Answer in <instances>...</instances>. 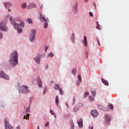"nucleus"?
Returning <instances> with one entry per match:
<instances>
[{"mask_svg": "<svg viewBox=\"0 0 129 129\" xmlns=\"http://www.w3.org/2000/svg\"><path fill=\"white\" fill-rule=\"evenodd\" d=\"M44 94L46 93V91H44Z\"/></svg>", "mask_w": 129, "mask_h": 129, "instance_id": "603ef678", "label": "nucleus"}, {"mask_svg": "<svg viewBox=\"0 0 129 129\" xmlns=\"http://www.w3.org/2000/svg\"><path fill=\"white\" fill-rule=\"evenodd\" d=\"M54 56V54L52 53H49V54H48L47 57H53Z\"/></svg>", "mask_w": 129, "mask_h": 129, "instance_id": "393cba45", "label": "nucleus"}, {"mask_svg": "<svg viewBox=\"0 0 129 129\" xmlns=\"http://www.w3.org/2000/svg\"><path fill=\"white\" fill-rule=\"evenodd\" d=\"M12 7V4L10 2H7L5 3V7L6 9H10Z\"/></svg>", "mask_w": 129, "mask_h": 129, "instance_id": "9d476101", "label": "nucleus"}, {"mask_svg": "<svg viewBox=\"0 0 129 129\" xmlns=\"http://www.w3.org/2000/svg\"><path fill=\"white\" fill-rule=\"evenodd\" d=\"M95 92H96V91H95V90L92 91V95L94 97V96H95Z\"/></svg>", "mask_w": 129, "mask_h": 129, "instance_id": "a878e982", "label": "nucleus"}, {"mask_svg": "<svg viewBox=\"0 0 129 129\" xmlns=\"http://www.w3.org/2000/svg\"><path fill=\"white\" fill-rule=\"evenodd\" d=\"M2 38H3V34L0 33V39H2Z\"/></svg>", "mask_w": 129, "mask_h": 129, "instance_id": "a19ab883", "label": "nucleus"}, {"mask_svg": "<svg viewBox=\"0 0 129 129\" xmlns=\"http://www.w3.org/2000/svg\"><path fill=\"white\" fill-rule=\"evenodd\" d=\"M52 83H54V82L51 81V82H50V84H52Z\"/></svg>", "mask_w": 129, "mask_h": 129, "instance_id": "de8ad7c7", "label": "nucleus"}, {"mask_svg": "<svg viewBox=\"0 0 129 129\" xmlns=\"http://www.w3.org/2000/svg\"><path fill=\"white\" fill-rule=\"evenodd\" d=\"M55 103H56L57 106H58L59 105V97H58V96H57L55 97Z\"/></svg>", "mask_w": 129, "mask_h": 129, "instance_id": "6ab92c4d", "label": "nucleus"}, {"mask_svg": "<svg viewBox=\"0 0 129 129\" xmlns=\"http://www.w3.org/2000/svg\"><path fill=\"white\" fill-rule=\"evenodd\" d=\"M59 92H60V94H61V95H63V90H62V89L60 88L59 90Z\"/></svg>", "mask_w": 129, "mask_h": 129, "instance_id": "2f4dec72", "label": "nucleus"}, {"mask_svg": "<svg viewBox=\"0 0 129 129\" xmlns=\"http://www.w3.org/2000/svg\"><path fill=\"white\" fill-rule=\"evenodd\" d=\"M108 106L111 108V109H113V105L112 104H109Z\"/></svg>", "mask_w": 129, "mask_h": 129, "instance_id": "cd10ccee", "label": "nucleus"}, {"mask_svg": "<svg viewBox=\"0 0 129 129\" xmlns=\"http://www.w3.org/2000/svg\"><path fill=\"white\" fill-rule=\"evenodd\" d=\"M28 9H33V8H36V4L35 3H31L27 7Z\"/></svg>", "mask_w": 129, "mask_h": 129, "instance_id": "9b49d317", "label": "nucleus"}, {"mask_svg": "<svg viewBox=\"0 0 129 129\" xmlns=\"http://www.w3.org/2000/svg\"><path fill=\"white\" fill-rule=\"evenodd\" d=\"M78 85H79V84H80V83H81V82H82V81L81 80V76L80 75H79V76L78 77Z\"/></svg>", "mask_w": 129, "mask_h": 129, "instance_id": "f3484780", "label": "nucleus"}, {"mask_svg": "<svg viewBox=\"0 0 129 129\" xmlns=\"http://www.w3.org/2000/svg\"><path fill=\"white\" fill-rule=\"evenodd\" d=\"M26 3H23L21 5L22 8H23V9H25V8H26Z\"/></svg>", "mask_w": 129, "mask_h": 129, "instance_id": "bb28decb", "label": "nucleus"}, {"mask_svg": "<svg viewBox=\"0 0 129 129\" xmlns=\"http://www.w3.org/2000/svg\"><path fill=\"white\" fill-rule=\"evenodd\" d=\"M78 124L79 125V127H82L83 126V123L82 118L80 119L79 121H78Z\"/></svg>", "mask_w": 129, "mask_h": 129, "instance_id": "f8f14e48", "label": "nucleus"}, {"mask_svg": "<svg viewBox=\"0 0 129 129\" xmlns=\"http://www.w3.org/2000/svg\"><path fill=\"white\" fill-rule=\"evenodd\" d=\"M79 109V108H78V107H75V108H74V111L75 112V111H77V110H78Z\"/></svg>", "mask_w": 129, "mask_h": 129, "instance_id": "e433bc0d", "label": "nucleus"}, {"mask_svg": "<svg viewBox=\"0 0 129 129\" xmlns=\"http://www.w3.org/2000/svg\"><path fill=\"white\" fill-rule=\"evenodd\" d=\"M0 30H1V31H4L5 32L8 31V29L6 27V23L5 21H3L0 23Z\"/></svg>", "mask_w": 129, "mask_h": 129, "instance_id": "20e7f679", "label": "nucleus"}, {"mask_svg": "<svg viewBox=\"0 0 129 129\" xmlns=\"http://www.w3.org/2000/svg\"><path fill=\"white\" fill-rule=\"evenodd\" d=\"M89 15L90 16V17H93V14L91 12L89 13Z\"/></svg>", "mask_w": 129, "mask_h": 129, "instance_id": "ea45409f", "label": "nucleus"}, {"mask_svg": "<svg viewBox=\"0 0 129 129\" xmlns=\"http://www.w3.org/2000/svg\"><path fill=\"white\" fill-rule=\"evenodd\" d=\"M37 84H38V86L39 87H42V81L41 80H38V81H37Z\"/></svg>", "mask_w": 129, "mask_h": 129, "instance_id": "aec40b11", "label": "nucleus"}, {"mask_svg": "<svg viewBox=\"0 0 129 129\" xmlns=\"http://www.w3.org/2000/svg\"><path fill=\"white\" fill-rule=\"evenodd\" d=\"M98 107L99 109H101L102 110H103L104 109V107L101 105H98Z\"/></svg>", "mask_w": 129, "mask_h": 129, "instance_id": "412c9836", "label": "nucleus"}, {"mask_svg": "<svg viewBox=\"0 0 129 129\" xmlns=\"http://www.w3.org/2000/svg\"><path fill=\"white\" fill-rule=\"evenodd\" d=\"M66 106H67L68 108L69 107V105H68V103L66 104Z\"/></svg>", "mask_w": 129, "mask_h": 129, "instance_id": "49530a36", "label": "nucleus"}, {"mask_svg": "<svg viewBox=\"0 0 129 129\" xmlns=\"http://www.w3.org/2000/svg\"><path fill=\"white\" fill-rule=\"evenodd\" d=\"M36 36V31L32 30L31 33L30 35V40L31 42H34L35 41V37Z\"/></svg>", "mask_w": 129, "mask_h": 129, "instance_id": "39448f33", "label": "nucleus"}, {"mask_svg": "<svg viewBox=\"0 0 129 129\" xmlns=\"http://www.w3.org/2000/svg\"><path fill=\"white\" fill-rule=\"evenodd\" d=\"M84 1H85L86 3H87V2H88V0H84Z\"/></svg>", "mask_w": 129, "mask_h": 129, "instance_id": "8fccbe9b", "label": "nucleus"}, {"mask_svg": "<svg viewBox=\"0 0 129 129\" xmlns=\"http://www.w3.org/2000/svg\"><path fill=\"white\" fill-rule=\"evenodd\" d=\"M50 112L51 114L54 115V111L53 110H50Z\"/></svg>", "mask_w": 129, "mask_h": 129, "instance_id": "58836bf2", "label": "nucleus"}, {"mask_svg": "<svg viewBox=\"0 0 129 129\" xmlns=\"http://www.w3.org/2000/svg\"><path fill=\"white\" fill-rule=\"evenodd\" d=\"M18 52L17 51H14L12 52L10 60V63L12 65V66H16L18 64Z\"/></svg>", "mask_w": 129, "mask_h": 129, "instance_id": "f257e3e1", "label": "nucleus"}, {"mask_svg": "<svg viewBox=\"0 0 129 129\" xmlns=\"http://www.w3.org/2000/svg\"><path fill=\"white\" fill-rule=\"evenodd\" d=\"M91 114L93 117H97V116H98V112L95 110H92Z\"/></svg>", "mask_w": 129, "mask_h": 129, "instance_id": "6e6552de", "label": "nucleus"}, {"mask_svg": "<svg viewBox=\"0 0 129 129\" xmlns=\"http://www.w3.org/2000/svg\"><path fill=\"white\" fill-rule=\"evenodd\" d=\"M48 125H49V122H47L45 124V126H48Z\"/></svg>", "mask_w": 129, "mask_h": 129, "instance_id": "79ce46f5", "label": "nucleus"}, {"mask_svg": "<svg viewBox=\"0 0 129 129\" xmlns=\"http://www.w3.org/2000/svg\"><path fill=\"white\" fill-rule=\"evenodd\" d=\"M90 101H93L94 100V98L91 96L89 97Z\"/></svg>", "mask_w": 129, "mask_h": 129, "instance_id": "7c9ffc66", "label": "nucleus"}, {"mask_svg": "<svg viewBox=\"0 0 129 129\" xmlns=\"http://www.w3.org/2000/svg\"><path fill=\"white\" fill-rule=\"evenodd\" d=\"M99 24H98V22H97V27H96V29H97L98 30H100V28L99 27Z\"/></svg>", "mask_w": 129, "mask_h": 129, "instance_id": "473e14b6", "label": "nucleus"}, {"mask_svg": "<svg viewBox=\"0 0 129 129\" xmlns=\"http://www.w3.org/2000/svg\"><path fill=\"white\" fill-rule=\"evenodd\" d=\"M27 22H28L29 24H32L33 22H32V19H28Z\"/></svg>", "mask_w": 129, "mask_h": 129, "instance_id": "c85d7f7f", "label": "nucleus"}, {"mask_svg": "<svg viewBox=\"0 0 129 129\" xmlns=\"http://www.w3.org/2000/svg\"><path fill=\"white\" fill-rule=\"evenodd\" d=\"M16 129H21V127H20V126H18L16 127Z\"/></svg>", "mask_w": 129, "mask_h": 129, "instance_id": "37998d69", "label": "nucleus"}, {"mask_svg": "<svg viewBox=\"0 0 129 129\" xmlns=\"http://www.w3.org/2000/svg\"><path fill=\"white\" fill-rule=\"evenodd\" d=\"M76 9H77V6H76Z\"/></svg>", "mask_w": 129, "mask_h": 129, "instance_id": "5fc2aeb1", "label": "nucleus"}, {"mask_svg": "<svg viewBox=\"0 0 129 129\" xmlns=\"http://www.w3.org/2000/svg\"><path fill=\"white\" fill-rule=\"evenodd\" d=\"M71 129H74V123H73L72 121L70 122Z\"/></svg>", "mask_w": 129, "mask_h": 129, "instance_id": "b1692460", "label": "nucleus"}, {"mask_svg": "<svg viewBox=\"0 0 129 129\" xmlns=\"http://www.w3.org/2000/svg\"><path fill=\"white\" fill-rule=\"evenodd\" d=\"M21 90L23 93H28V92H29L28 87L26 86H23L21 88Z\"/></svg>", "mask_w": 129, "mask_h": 129, "instance_id": "1a4fd4ad", "label": "nucleus"}, {"mask_svg": "<svg viewBox=\"0 0 129 129\" xmlns=\"http://www.w3.org/2000/svg\"><path fill=\"white\" fill-rule=\"evenodd\" d=\"M37 129H40V128L39 127V126H38V128Z\"/></svg>", "mask_w": 129, "mask_h": 129, "instance_id": "864d4df0", "label": "nucleus"}, {"mask_svg": "<svg viewBox=\"0 0 129 129\" xmlns=\"http://www.w3.org/2000/svg\"><path fill=\"white\" fill-rule=\"evenodd\" d=\"M40 10H43V5L40 6Z\"/></svg>", "mask_w": 129, "mask_h": 129, "instance_id": "a18cd8bd", "label": "nucleus"}, {"mask_svg": "<svg viewBox=\"0 0 129 129\" xmlns=\"http://www.w3.org/2000/svg\"><path fill=\"white\" fill-rule=\"evenodd\" d=\"M101 80H102V82H103V83H104V84H105V85L108 86V82H107V81L104 80V79H103V78H102Z\"/></svg>", "mask_w": 129, "mask_h": 129, "instance_id": "dca6fc26", "label": "nucleus"}, {"mask_svg": "<svg viewBox=\"0 0 129 129\" xmlns=\"http://www.w3.org/2000/svg\"><path fill=\"white\" fill-rule=\"evenodd\" d=\"M98 45L99 46L100 45V43H99V41L98 40Z\"/></svg>", "mask_w": 129, "mask_h": 129, "instance_id": "09e8293b", "label": "nucleus"}, {"mask_svg": "<svg viewBox=\"0 0 129 129\" xmlns=\"http://www.w3.org/2000/svg\"><path fill=\"white\" fill-rule=\"evenodd\" d=\"M5 129H14V127L11 125L9 123V122L7 120H5Z\"/></svg>", "mask_w": 129, "mask_h": 129, "instance_id": "423d86ee", "label": "nucleus"}, {"mask_svg": "<svg viewBox=\"0 0 129 129\" xmlns=\"http://www.w3.org/2000/svg\"><path fill=\"white\" fill-rule=\"evenodd\" d=\"M89 129H93V126H89Z\"/></svg>", "mask_w": 129, "mask_h": 129, "instance_id": "c03bdc74", "label": "nucleus"}, {"mask_svg": "<svg viewBox=\"0 0 129 129\" xmlns=\"http://www.w3.org/2000/svg\"><path fill=\"white\" fill-rule=\"evenodd\" d=\"M54 115V117H55V118H56V115L55 114H53Z\"/></svg>", "mask_w": 129, "mask_h": 129, "instance_id": "3c124183", "label": "nucleus"}, {"mask_svg": "<svg viewBox=\"0 0 129 129\" xmlns=\"http://www.w3.org/2000/svg\"><path fill=\"white\" fill-rule=\"evenodd\" d=\"M8 11H9V12H10V10H9Z\"/></svg>", "mask_w": 129, "mask_h": 129, "instance_id": "6e6d98bb", "label": "nucleus"}, {"mask_svg": "<svg viewBox=\"0 0 129 129\" xmlns=\"http://www.w3.org/2000/svg\"><path fill=\"white\" fill-rule=\"evenodd\" d=\"M54 88L56 90H59L61 89V88H60V86H59L58 84H55L54 85Z\"/></svg>", "mask_w": 129, "mask_h": 129, "instance_id": "a211bd4d", "label": "nucleus"}, {"mask_svg": "<svg viewBox=\"0 0 129 129\" xmlns=\"http://www.w3.org/2000/svg\"><path fill=\"white\" fill-rule=\"evenodd\" d=\"M40 57H41L40 55L39 57H36L34 58V61H35L37 64H40Z\"/></svg>", "mask_w": 129, "mask_h": 129, "instance_id": "4468645a", "label": "nucleus"}, {"mask_svg": "<svg viewBox=\"0 0 129 129\" xmlns=\"http://www.w3.org/2000/svg\"><path fill=\"white\" fill-rule=\"evenodd\" d=\"M83 43L86 47H87V38L86 36L84 37Z\"/></svg>", "mask_w": 129, "mask_h": 129, "instance_id": "2eb2a0df", "label": "nucleus"}, {"mask_svg": "<svg viewBox=\"0 0 129 129\" xmlns=\"http://www.w3.org/2000/svg\"><path fill=\"white\" fill-rule=\"evenodd\" d=\"M23 118L24 119H29L30 118L29 117V114L27 113L26 115H24Z\"/></svg>", "mask_w": 129, "mask_h": 129, "instance_id": "4be33fe9", "label": "nucleus"}, {"mask_svg": "<svg viewBox=\"0 0 129 129\" xmlns=\"http://www.w3.org/2000/svg\"><path fill=\"white\" fill-rule=\"evenodd\" d=\"M7 18L11 21L12 25L14 27L15 29H19V28H24L25 27V22L21 21L20 24H17V22L14 21V18L12 16L8 15Z\"/></svg>", "mask_w": 129, "mask_h": 129, "instance_id": "f03ea898", "label": "nucleus"}, {"mask_svg": "<svg viewBox=\"0 0 129 129\" xmlns=\"http://www.w3.org/2000/svg\"><path fill=\"white\" fill-rule=\"evenodd\" d=\"M88 95H89V93H88V92L85 93V98H86Z\"/></svg>", "mask_w": 129, "mask_h": 129, "instance_id": "f704fd0d", "label": "nucleus"}, {"mask_svg": "<svg viewBox=\"0 0 129 129\" xmlns=\"http://www.w3.org/2000/svg\"><path fill=\"white\" fill-rule=\"evenodd\" d=\"M28 112H30V109L29 108H27L26 110V113H28Z\"/></svg>", "mask_w": 129, "mask_h": 129, "instance_id": "c9c22d12", "label": "nucleus"}, {"mask_svg": "<svg viewBox=\"0 0 129 129\" xmlns=\"http://www.w3.org/2000/svg\"><path fill=\"white\" fill-rule=\"evenodd\" d=\"M40 20L41 22H42L43 23L44 22V28H45V29H47V28H48V21L49 20L47 18H45L44 16H42V15H40Z\"/></svg>", "mask_w": 129, "mask_h": 129, "instance_id": "7ed1b4c3", "label": "nucleus"}, {"mask_svg": "<svg viewBox=\"0 0 129 129\" xmlns=\"http://www.w3.org/2000/svg\"><path fill=\"white\" fill-rule=\"evenodd\" d=\"M72 73H73V74H75V73H76V69H73L72 70Z\"/></svg>", "mask_w": 129, "mask_h": 129, "instance_id": "72a5a7b5", "label": "nucleus"}, {"mask_svg": "<svg viewBox=\"0 0 129 129\" xmlns=\"http://www.w3.org/2000/svg\"><path fill=\"white\" fill-rule=\"evenodd\" d=\"M0 77L1 78H4V79H6V80H9L10 78L9 76L5 74L4 72H1L0 73Z\"/></svg>", "mask_w": 129, "mask_h": 129, "instance_id": "0eeeda50", "label": "nucleus"}, {"mask_svg": "<svg viewBox=\"0 0 129 129\" xmlns=\"http://www.w3.org/2000/svg\"><path fill=\"white\" fill-rule=\"evenodd\" d=\"M105 117L106 121H107V122L110 121V119H111L110 117V116L107 114H106L105 116Z\"/></svg>", "mask_w": 129, "mask_h": 129, "instance_id": "ddd939ff", "label": "nucleus"}, {"mask_svg": "<svg viewBox=\"0 0 129 129\" xmlns=\"http://www.w3.org/2000/svg\"><path fill=\"white\" fill-rule=\"evenodd\" d=\"M16 21H17V22H22L23 21H22V18L21 17H17L16 19Z\"/></svg>", "mask_w": 129, "mask_h": 129, "instance_id": "5701e85b", "label": "nucleus"}, {"mask_svg": "<svg viewBox=\"0 0 129 129\" xmlns=\"http://www.w3.org/2000/svg\"><path fill=\"white\" fill-rule=\"evenodd\" d=\"M48 48H49V47L45 46V52H47V50H48Z\"/></svg>", "mask_w": 129, "mask_h": 129, "instance_id": "4c0bfd02", "label": "nucleus"}, {"mask_svg": "<svg viewBox=\"0 0 129 129\" xmlns=\"http://www.w3.org/2000/svg\"><path fill=\"white\" fill-rule=\"evenodd\" d=\"M16 29H17L18 33H22V32L23 31L22 29H19V28Z\"/></svg>", "mask_w": 129, "mask_h": 129, "instance_id": "c756f323", "label": "nucleus"}]
</instances>
